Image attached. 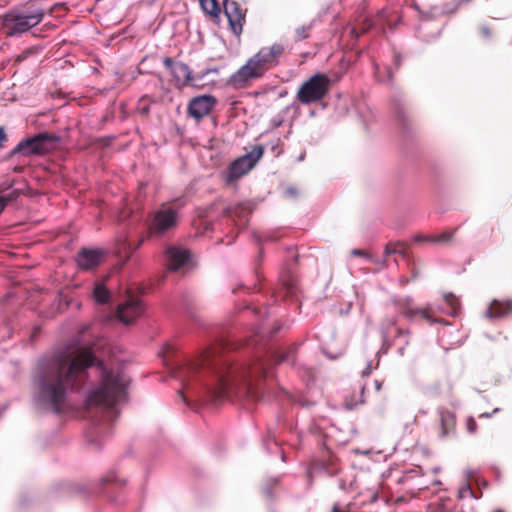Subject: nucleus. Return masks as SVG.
Instances as JSON below:
<instances>
[{
  "label": "nucleus",
  "mask_w": 512,
  "mask_h": 512,
  "mask_svg": "<svg viewBox=\"0 0 512 512\" xmlns=\"http://www.w3.org/2000/svg\"><path fill=\"white\" fill-rule=\"evenodd\" d=\"M96 363L101 370V382L88 396L87 407L113 408L126 396L125 375L107 370L90 348L77 346L63 347L39 359L34 375L38 400L55 413L62 412L69 393L86 385L88 369Z\"/></svg>",
  "instance_id": "1"
},
{
  "label": "nucleus",
  "mask_w": 512,
  "mask_h": 512,
  "mask_svg": "<svg viewBox=\"0 0 512 512\" xmlns=\"http://www.w3.org/2000/svg\"><path fill=\"white\" fill-rule=\"evenodd\" d=\"M267 369V361L261 358L233 363L224 354L223 345L217 343L197 359L180 366L175 371V377L182 382L179 394L184 401V391L190 390L196 379L203 381L202 387L213 402L223 401L232 395L256 402L262 397Z\"/></svg>",
  "instance_id": "2"
},
{
  "label": "nucleus",
  "mask_w": 512,
  "mask_h": 512,
  "mask_svg": "<svg viewBox=\"0 0 512 512\" xmlns=\"http://www.w3.org/2000/svg\"><path fill=\"white\" fill-rule=\"evenodd\" d=\"M283 53L284 47L278 43L262 47L230 76L229 84L236 89L250 86L253 81L262 78L269 69L276 66Z\"/></svg>",
  "instance_id": "3"
},
{
  "label": "nucleus",
  "mask_w": 512,
  "mask_h": 512,
  "mask_svg": "<svg viewBox=\"0 0 512 512\" xmlns=\"http://www.w3.org/2000/svg\"><path fill=\"white\" fill-rule=\"evenodd\" d=\"M330 78L323 73H317L307 79L299 87L296 98L304 105L321 101L329 92Z\"/></svg>",
  "instance_id": "4"
},
{
  "label": "nucleus",
  "mask_w": 512,
  "mask_h": 512,
  "mask_svg": "<svg viewBox=\"0 0 512 512\" xmlns=\"http://www.w3.org/2000/svg\"><path fill=\"white\" fill-rule=\"evenodd\" d=\"M58 139L59 137L55 134L39 133L19 142L10 152V156L44 155L55 148Z\"/></svg>",
  "instance_id": "5"
},
{
  "label": "nucleus",
  "mask_w": 512,
  "mask_h": 512,
  "mask_svg": "<svg viewBox=\"0 0 512 512\" xmlns=\"http://www.w3.org/2000/svg\"><path fill=\"white\" fill-rule=\"evenodd\" d=\"M264 148L262 145H256L252 151L244 156L235 159L228 169L226 177L227 183H232L235 180L246 175L256 165L258 160L262 157Z\"/></svg>",
  "instance_id": "6"
},
{
  "label": "nucleus",
  "mask_w": 512,
  "mask_h": 512,
  "mask_svg": "<svg viewBox=\"0 0 512 512\" xmlns=\"http://www.w3.org/2000/svg\"><path fill=\"white\" fill-rule=\"evenodd\" d=\"M145 311L143 302L134 295H127L117 306L116 316L118 320L130 325L140 318Z\"/></svg>",
  "instance_id": "7"
},
{
  "label": "nucleus",
  "mask_w": 512,
  "mask_h": 512,
  "mask_svg": "<svg viewBox=\"0 0 512 512\" xmlns=\"http://www.w3.org/2000/svg\"><path fill=\"white\" fill-rule=\"evenodd\" d=\"M177 224V212L173 208L158 210L149 226L150 236H161Z\"/></svg>",
  "instance_id": "8"
},
{
  "label": "nucleus",
  "mask_w": 512,
  "mask_h": 512,
  "mask_svg": "<svg viewBox=\"0 0 512 512\" xmlns=\"http://www.w3.org/2000/svg\"><path fill=\"white\" fill-rule=\"evenodd\" d=\"M223 10L228 19L231 31L236 36H240L246 21V9H243L241 5L234 0H223Z\"/></svg>",
  "instance_id": "9"
},
{
  "label": "nucleus",
  "mask_w": 512,
  "mask_h": 512,
  "mask_svg": "<svg viewBox=\"0 0 512 512\" xmlns=\"http://www.w3.org/2000/svg\"><path fill=\"white\" fill-rule=\"evenodd\" d=\"M217 103L212 95H201L192 98L187 106V116L194 119L197 123L208 116Z\"/></svg>",
  "instance_id": "10"
},
{
  "label": "nucleus",
  "mask_w": 512,
  "mask_h": 512,
  "mask_svg": "<svg viewBox=\"0 0 512 512\" xmlns=\"http://www.w3.org/2000/svg\"><path fill=\"white\" fill-rule=\"evenodd\" d=\"M163 64L170 70L176 86L183 87L187 85H195V77L187 64L175 62L170 57H166L163 60Z\"/></svg>",
  "instance_id": "11"
},
{
  "label": "nucleus",
  "mask_w": 512,
  "mask_h": 512,
  "mask_svg": "<svg viewBox=\"0 0 512 512\" xmlns=\"http://www.w3.org/2000/svg\"><path fill=\"white\" fill-rule=\"evenodd\" d=\"M440 308L427 305L423 308H412L407 302L401 306V313L408 319L413 320L419 317L430 324L442 323V319L438 317Z\"/></svg>",
  "instance_id": "12"
},
{
  "label": "nucleus",
  "mask_w": 512,
  "mask_h": 512,
  "mask_svg": "<svg viewBox=\"0 0 512 512\" xmlns=\"http://www.w3.org/2000/svg\"><path fill=\"white\" fill-rule=\"evenodd\" d=\"M105 258L102 249L82 248L76 256V262L82 270H93L98 267Z\"/></svg>",
  "instance_id": "13"
},
{
  "label": "nucleus",
  "mask_w": 512,
  "mask_h": 512,
  "mask_svg": "<svg viewBox=\"0 0 512 512\" xmlns=\"http://www.w3.org/2000/svg\"><path fill=\"white\" fill-rule=\"evenodd\" d=\"M43 18V13L40 11L33 12L27 15H17L13 19L12 29L15 32L22 33L30 28L38 25Z\"/></svg>",
  "instance_id": "14"
},
{
  "label": "nucleus",
  "mask_w": 512,
  "mask_h": 512,
  "mask_svg": "<svg viewBox=\"0 0 512 512\" xmlns=\"http://www.w3.org/2000/svg\"><path fill=\"white\" fill-rule=\"evenodd\" d=\"M168 267L176 271L190 260V252L179 247H169L166 250Z\"/></svg>",
  "instance_id": "15"
},
{
  "label": "nucleus",
  "mask_w": 512,
  "mask_h": 512,
  "mask_svg": "<svg viewBox=\"0 0 512 512\" xmlns=\"http://www.w3.org/2000/svg\"><path fill=\"white\" fill-rule=\"evenodd\" d=\"M438 415L440 419V427H441V438H447L455 435L456 433V416L455 414L445 408H440L438 410Z\"/></svg>",
  "instance_id": "16"
},
{
  "label": "nucleus",
  "mask_w": 512,
  "mask_h": 512,
  "mask_svg": "<svg viewBox=\"0 0 512 512\" xmlns=\"http://www.w3.org/2000/svg\"><path fill=\"white\" fill-rule=\"evenodd\" d=\"M21 191L19 189H12V185H0V199L3 200L4 208L18 199Z\"/></svg>",
  "instance_id": "17"
},
{
  "label": "nucleus",
  "mask_w": 512,
  "mask_h": 512,
  "mask_svg": "<svg viewBox=\"0 0 512 512\" xmlns=\"http://www.w3.org/2000/svg\"><path fill=\"white\" fill-rule=\"evenodd\" d=\"M511 309L512 303L494 300L488 309V315L490 317H501L507 314Z\"/></svg>",
  "instance_id": "18"
},
{
  "label": "nucleus",
  "mask_w": 512,
  "mask_h": 512,
  "mask_svg": "<svg viewBox=\"0 0 512 512\" xmlns=\"http://www.w3.org/2000/svg\"><path fill=\"white\" fill-rule=\"evenodd\" d=\"M203 11L212 18H219L221 6L218 0H199Z\"/></svg>",
  "instance_id": "19"
},
{
  "label": "nucleus",
  "mask_w": 512,
  "mask_h": 512,
  "mask_svg": "<svg viewBox=\"0 0 512 512\" xmlns=\"http://www.w3.org/2000/svg\"><path fill=\"white\" fill-rule=\"evenodd\" d=\"M477 33H478V36L483 41H491V40H493V38L496 35V31H495L493 25L487 21H483L478 24Z\"/></svg>",
  "instance_id": "20"
},
{
  "label": "nucleus",
  "mask_w": 512,
  "mask_h": 512,
  "mask_svg": "<svg viewBox=\"0 0 512 512\" xmlns=\"http://www.w3.org/2000/svg\"><path fill=\"white\" fill-rule=\"evenodd\" d=\"M93 297L99 304H106L110 299V293L102 283H96L93 290Z\"/></svg>",
  "instance_id": "21"
},
{
  "label": "nucleus",
  "mask_w": 512,
  "mask_h": 512,
  "mask_svg": "<svg viewBox=\"0 0 512 512\" xmlns=\"http://www.w3.org/2000/svg\"><path fill=\"white\" fill-rule=\"evenodd\" d=\"M443 298L445 303L450 307L449 314L456 316L461 306L459 298L451 292L444 293Z\"/></svg>",
  "instance_id": "22"
},
{
  "label": "nucleus",
  "mask_w": 512,
  "mask_h": 512,
  "mask_svg": "<svg viewBox=\"0 0 512 512\" xmlns=\"http://www.w3.org/2000/svg\"><path fill=\"white\" fill-rule=\"evenodd\" d=\"M373 26V22L368 17H365L360 24L351 29V33L358 38L361 34L369 31Z\"/></svg>",
  "instance_id": "23"
},
{
  "label": "nucleus",
  "mask_w": 512,
  "mask_h": 512,
  "mask_svg": "<svg viewBox=\"0 0 512 512\" xmlns=\"http://www.w3.org/2000/svg\"><path fill=\"white\" fill-rule=\"evenodd\" d=\"M398 253L403 256L406 254V245L403 242H389L385 247V254L390 255Z\"/></svg>",
  "instance_id": "24"
},
{
  "label": "nucleus",
  "mask_w": 512,
  "mask_h": 512,
  "mask_svg": "<svg viewBox=\"0 0 512 512\" xmlns=\"http://www.w3.org/2000/svg\"><path fill=\"white\" fill-rule=\"evenodd\" d=\"M312 29V24L302 25L297 27L294 31V40L302 41L309 38Z\"/></svg>",
  "instance_id": "25"
},
{
  "label": "nucleus",
  "mask_w": 512,
  "mask_h": 512,
  "mask_svg": "<svg viewBox=\"0 0 512 512\" xmlns=\"http://www.w3.org/2000/svg\"><path fill=\"white\" fill-rule=\"evenodd\" d=\"M291 350L292 349H289L288 352H283V351H280V350L274 351L272 353L271 357H272V359H273V361L275 363H281V362H285V361H290L291 364H294V360L293 359L290 360V355L289 354H290Z\"/></svg>",
  "instance_id": "26"
},
{
  "label": "nucleus",
  "mask_w": 512,
  "mask_h": 512,
  "mask_svg": "<svg viewBox=\"0 0 512 512\" xmlns=\"http://www.w3.org/2000/svg\"><path fill=\"white\" fill-rule=\"evenodd\" d=\"M457 229L458 228H455L452 231H444L443 233H441V234L431 238V242H444V243H448V242L452 241V239L454 237V233L457 231Z\"/></svg>",
  "instance_id": "27"
},
{
  "label": "nucleus",
  "mask_w": 512,
  "mask_h": 512,
  "mask_svg": "<svg viewBox=\"0 0 512 512\" xmlns=\"http://www.w3.org/2000/svg\"><path fill=\"white\" fill-rule=\"evenodd\" d=\"M137 112L142 116H147L150 113V104L146 97H142L136 107Z\"/></svg>",
  "instance_id": "28"
},
{
  "label": "nucleus",
  "mask_w": 512,
  "mask_h": 512,
  "mask_svg": "<svg viewBox=\"0 0 512 512\" xmlns=\"http://www.w3.org/2000/svg\"><path fill=\"white\" fill-rule=\"evenodd\" d=\"M459 498L475 497L471 486L468 483L463 484L459 489Z\"/></svg>",
  "instance_id": "29"
},
{
  "label": "nucleus",
  "mask_w": 512,
  "mask_h": 512,
  "mask_svg": "<svg viewBox=\"0 0 512 512\" xmlns=\"http://www.w3.org/2000/svg\"><path fill=\"white\" fill-rule=\"evenodd\" d=\"M331 512H351V504L335 503L332 507Z\"/></svg>",
  "instance_id": "30"
},
{
  "label": "nucleus",
  "mask_w": 512,
  "mask_h": 512,
  "mask_svg": "<svg viewBox=\"0 0 512 512\" xmlns=\"http://www.w3.org/2000/svg\"><path fill=\"white\" fill-rule=\"evenodd\" d=\"M329 475H333L337 472L338 468L333 459H330L326 466L323 467Z\"/></svg>",
  "instance_id": "31"
},
{
  "label": "nucleus",
  "mask_w": 512,
  "mask_h": 512,
  "mask_svg": "<svg viewBox=\"0 0 512 512\" xmlns=\"http://www.w3.org/2000/svg\"><path fill=\"white\" fill-rule=\"evenodd\" d=\"M466 427L469 433H475L478 426L474 418L469 417L466 421Z\"/></svg>",
  "instance_id": "32"
},
{
  "label": "nucleus",
  "mask_w": 512,
  "mask_h": 512,
  "mask_svg": "<svg viewBox=\"0 0 512 512\" xmlns=\"http://www.w3.org/2000/svg\"><path fill=\"white\" fill-rule=\"evenodd\" d=\"M35 53L32 49L24 50L21 54H19L16 58V62L20 63L27 59L29 56L33 55Z\"/></svg>",
  "instance_id": "33"
},
{
  "label": "nucleus",
  "mask_w": 512,
  "mask_h": 512,
  "mask_svg": "<svg viewBox=\"0 0 512 512\" xmlns=\"http://www.w3.org/2000/svg\"><path fill=\"white\" fill-rule=\"evenodd\" d=\"M117 481V477H116V474L115 472H109L106 476H104L102 478V482L103 483H112V482H116Z\"/></svg>",
  "instance_id": "34"
},
{
  "label": "nucleus",
  "mask_w": 512,
  "mask_h": 512,
  "mask_svg": "<svg viewBox=\"0 0 512 512\" xmlns=\"http://www.w3.org/2000/svg\"><path fill=\"white\" fill-rule=\"evenodd\" d=\"M8 140V136L3 127H0V149H2Z\"/></svg>",
  "instance_id": "35"
},
{
  "label": "nucleus",
  "mask_w": 512,
  "mask_h": 512,
  "mask_svg": "<svg viewBox=\"0 0 512 512\" xmlns=\"http://www.w3.org/2000/svg\"><path fill=\"white\" fill-rule=\"evenodd\" d=\"M434 236H423V235H416L414 240L416 242H422V241H430L431 242V238H433Z\"/></svg>",
  "instance_id": "36"
},
{
  "label": "nucleus",
  "mask_w": 512,
  "mask_h": 512,
  "mask_svg": "<svg viewBox=\"0 0 512 512\" xmlns=\"http://www.w3.org/2000/svg\"><path fill=\"white\" fill-rule=\"evenodd\" d=\"M351 255L353 256H365L367 257L368 256V253L364 250H360V249H353L351 251Z\"/></svg>",
  "instance_id": "37"
},
{
  "label": "nucleus",
  "mask_w": 512,
  "mask_h": 512,
  "mask_svg": "<svg viewBox=\"0 0 512 512\" xmlns=\"http://www.w3.org/2000/svg\"><path fill=\"white\" fill-rule=\"evenodd\" d=\"M440 383H436L435 385H433L431 388H430V392L433 394V395H438L440 393Z\"/></svg>",
  "instance_id": "38"
},
{
  "label": "nucleus",
  "mask_w": 512,
  "mask_h": 512,
  "mask_svg": "<svg viewBox=\"0 0 512 512\" xmlns=\"http://www.w3.org/2000/svg\"><path fill=\"white\" fill-rule=\"evenodd\" d=\"M287 295H293L296 292V287L293 284H289L286 287Z\"/></svg>",
  "instance_id": "39"
},
{
  "label": "nucleus",
  "mask_w": 512,
  "mask_h": 512,
  "mask_svg": "<svg viewBox=\"0 0 512 512\" xmlns=\"http://www.w3.org/2000/svg\"><path fill=\"white\" fill-rule=\"evenodd\" d=\"M394 61H395L396 66L399 67L401 64V57L399 54H395Z\"/></svg>",
  "instance_id": "40"
},
{
  "label": "nucleus",
  "mask_w": 512,
  "mask_h": 512,
  "mask_svg": "<svg viewBox=\"0 0 512 512\" xmlns=\"http://www.w3.org/2000/svg\"><path fill=\"white\" fill-rule=\"evenodd\" d=\"M404 334H409V331H404L401 328L397 329V336H401V335H404Z\"/></svg>",
  "instance_id": "41"
},
{
  "label": "nucleus",
  "mask_w": 512,
  "mask_h": 512,
  "mask_svg": "<svg viewBox=\"0 0 512 512\" xmlns=\"http://www.w3.org/2000/svg\"><path fill=\"white\" fill-rule=\"evenodd\" d=\"M164 349L166 350V351H165V353H167V354H168V353H170V350H171L172 348H171V346H170V345H166V346L164 347Z\"/></svg>",
  "instance_id": "42"
},
{
  "label": "nucleus",
  "mask_w": 512,
  "mask_h": 512,
  "mask_svg": "<svg viewBox=\"0 0 512 512\" xmlns=\"http://www.w3.org/2000/svg\"><path fill=\"white\" fill-rule=\"evenodd\" d=\"M211 70H207L206 72L202 73V75L199 77V79H202L205 75H207Z\"/></svg>",
  "instance_id": "43"
},
{
  "label": "nucleus",
  "mask_w": 512,
  "mask_h": 512,
  "mask_svg": "<svg viewBox=\"0 0 512 512\" xmlns=\"http://www.w3.org/2000/svg\"><path fill=\"white\" fill-rule=\"evenodd\" d=\"M22 169H23L22 167H15V168H14V171H15V172H21V171H22Z\"/></svg>",
  "instance_id": "44"
},
{
  "label": "nucleus",
  "mask_w": 512,
  "mask_h": 512,
  "mask_svg": "<svg viewBox=\"0 0 512 512\" xmlns=\"http://www.w3.org/2000/svg\"><path fill=\"white\" fill-rule=\"evenodd\" d=\"M143 242V239L139 240L138 244L136 245L135 249H137Z\"/></svg>",
  "instance_id": "45"
},
{
  "label": "nucleus",
  "mask_w": 512,
  "mask_h": 512,
  "mask_svg": "<svg viewBox=\"0 0 512 512\" xmlns=\"http://www.w3.org/2000/svg\"><path fill=\"white\" fill-rule=\"evenodd\" d=\"M355 405L356 404H349V403H347V406H348L349 409H352Z\"/></svg>",
  "instance_id": "46"
},
{
  "label": "nucleus",
  "mask_w": 512,
  "mask_h": 512,
  "mask_svg": "<svg viewBox=\"0 0 512 512\" xmlns=\"http://www.w3.org/2000/svg\"><path fill=\"white\" fill-rule=\"evenodd\" d=\"M492 512H505V511H504V510H502V509H495V510H493Z\"/></svg>",
  "instance_id": "47"
}]
</instances>
